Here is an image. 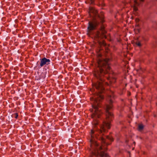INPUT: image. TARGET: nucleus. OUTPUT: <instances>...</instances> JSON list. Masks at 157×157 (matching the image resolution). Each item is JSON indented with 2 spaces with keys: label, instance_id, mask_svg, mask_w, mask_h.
I'll return each instance as SVG.
<instances>
[{
  "label": "nucleus",
  "instance_id": "obj_1",
  "mask_svg": "<svg viewBox=\"0 0 157 157\" xmlns=\"http://www.w3.org/2000/svg\"><path fill=\"white\" fill-rule=\"evenodd\" d=\"M111 96H109V104L106 105L105 106V114L106 118L103 122L100 129H98L95 133L96 129L95 127L91 130L90 140V147L92 150V155L94 157H110L107 153V149L106 147L103 148L104 146H108L110 144L107 142V140L112 142L113 138L111 136H106L105 139L104 137V133L107 132V129H109L111 127V122L113 118V101L111 98ZM94 127L98 124V123H94Z\"/></svg>",
  "mask_w": 157,
  "mask_h": 157
},
{
  "label": "nucleus",
  "instance_id": "obj_2",
  "mask_svg": "<svg viewBox=\"0 0 157 157\" xmlns=\"http://www.w3.org/2000/svg\"><path fill=\"white\" fill-rule=\"evenodd\" d=\"M110 59L106 58L105 59H99L98 61V67L94 71V75L98 81L96 82L93 83V88H95L98 90L94 98V104L92 105V107L94 109L95 115H99L100 112L98 110V107H100V102L104 98L103 96L101 93L104 92V85H109L108 82H105V79L107 78L110 84L115 83L116 81L115 78H110L107 76L108 74L110 73L111 68L109 66Z\"/></svg>",
  "mask_w": 157,
  "mask_h": 157
},
{
  "label": "nucleus",
  "instance_id": "obj_3",
  "mask_svg": "<svg viewBox=\"0 0 157 157\" xmlns=\"http://www.w3.org/2000/svg\"><path fill=\"white\" fill-rule=\"evenodd\" d=\"M89 13L91 16H93V20L89 22L87 28V35L91 34L92 31L97 30L100 23H103L104 21V13L101 12L100 14L94 8L90 7Z\"/></svg>",
  "mask_w": 157,
  "mask_h": 157
},
{
  "label": "nucleus",
  "instance_id": "obj_4",
  "mask_svg": "<svg viewBox=\"0 0 157 157\" xmlns=\"http://www.w3.org/2000/svg\"><path fill=\"white\" fill-rule=\"evenodd\" d=\"M99 29L101 32V33L99 31H97L95 34V38L98 41V44L100 46H106V44L105 41L104 40L101 41L100 40L107 38L105 35L106 31L105 30V27L103 25H101Z\"/></svg>",
  "mask_w": 157,
  "mask_h": 157
},
{
  "label": "nucleus",
  "instance_id": "obj_5",
  "mask_svg": "<svg viewBox=\"0 0 157 157\" xmlns=\"http://www.w3.org/2000/svg\"><path fill=\"white\" fill-rule=\"evenodd\" d=\"M40 63L38 67L40 68L43 67L44 65H48L50 64V60L49 59H47L44 57L42 59H40Z\"/></svg>",
  "mask_w": 157,
  "mask_h": 157
},
{
  "label": "nucleus",
  "instance_id": "obj_6",
  "mask_svg": "<svg viewBox=\"0 0 157 157\" xmlns=\"http://www.w3.org/2000/svg\"><path fill=\"white\" fill-rule=\"evenodd\" d=\"M98 2L97 4V5L100 6L101 5L102 6H105V4L104 3V0H98Z\"/></svg>",
  "mask_w": 157,
  "mask_h": 157
},
{
  "label": "nucleus",
  "instance_id": "obj_7",
  "mask_svg": "<svg viewBox=\"0 0 157 157\" xmlns=\"http://www.w3.org/2000/svg\"><path fill=\"white\" fill-rule=\"evenodd\" d=\"M94 0H87V2L90 4L94 5Z\"/></svg>",
  "mask_w": 157,
  "mask_h": 157
},
{
  "label": "nucleus",
  "instance_id": "obj_8",
  "mask_svg": "<svg viewBox=\"0 0 157 157\" xmlns=\"http://www.w3.org/2000/svg\"><path fill=\"white\" fill-rule=\"evenodd\" d=\"M144 128V126L142 124H140L138 126V130L139 131L142 130Z\"/></svg>",
  "mask_w": 157,
  "mask_h": 157
},
{
  "label": "nucleus",
  "instance_id": "obj_9",
  "mask_svg": "<svg viewBox=\"0 0 157 157\" xmlns=\"http://www.w3.org/2000/svg\"><path fill=\"white\" fill-rule=\"evenodd\" d=\"M136 44L138 47H141L142 44L140 43V42L139 41H137L136 42Z\"/></svg>",
  "mask_w": 157,
  "mask_h": 157
},
{
  "label": "nucleus",
  "instance_id": "obj_10",
  "mask_svg": "<svg viewBox=\"0 0 157 157\" xmlns=\"http://www.w3.org/2000/svg\"><path fill=\"white\" fill-rule=\"evenodd\" d=\"M13 117H14L15 118H17L18 117V114L17 113H16L13 114L12 115Z\"/></svg>",
  "mask_w": 157,
  "mask_h": 157
},
{
  "label": "nucleus",
  "instance_id": "obj_11",
  "mask_svg": "<svg viewBox=\"0 0 157 157\" xmlns=\"http://www.w3.org/2000/svg\"><path fill=\"white\" fill-rule=\"evenodd\" d=\"M133 10L135 12L136 11L138 10V9L137 7L135 6H133Z\"/></svg>",
  "mask_w": 157,
  "mask_h": 157
},
{
  "label": "nucleus",
  "instance_id": "obj_12",
  "mask_svg": "<svg viewBox=\"0 0 157 157\" xmlns=\"http://www.w3.org/2000/svg\"><path fill=\"white\" fill-rule=\"evenodd\" d=\"M139 19L138 18H136L135 19V21L136 23H138L139 21Z\"/></svg>",
  "mask_w": 157,
  "mask_h": 157
},
{
  "label": "nucleus",
  "instance_id": "obj_13",
  "mask_svg": "<svg viewBox=\"0 0 157 157\" xmlns=\"http://www.w3.org/2000/svg\"><path fill=\"white\" fill-rule=\"evenodd\" d=\"M139 25L138 24V23H136V25H135V26L136 27H139Z\"/></svg>",
  "mask_w": 157,
  "mask_h": 157
},
{
  "label": "nucleus",
  "instance_id": "obj_14",
  "mask_svg": "<svg viewBox=\"0 0 157 157\" xmlns=\"http://www.w3.org/2000/svg\"><path fill=\"white\" fill-rule=\"evenodd\" d=\"M142 38H143V40H145V41H146V40H146V39H145V38H144V37H142Z\"/></svg>",
  "mask_w": 157,
  "mask_h": 157
},
{
  "label": "nucleus",
  "instance_id": "obj_15",
  "mask_svg": "<svg viewBox=\"0 0 157 157\" xmlns=\"http://www.w3.org/2000/svg\"><path fill=\"white\" fill-rule=\"evenodd\" d=\"M140 1L141 2H143L144 0H140Z\"/></svg>",
  "mask_w": 157,
  "mask_h": 157
},
{
  "label": "nucleus",
  "instance_id": "obj_16",
  "mask_svg": "<svg viewBox=\"0 0 157 157\" xmlns=\"http://www.w3.org/2000/svg\"><path fill=\"white\" fill-rule=\"evenodd\" d=\"M39 62V61H38L37 62V63H36V65H38V62Z\"/></svg>",
  "mask_w": 157,
  "mask_h": 157
},
{
  "label": "nucleus",
  "instance_id": "obj_17",
  "mask_svg": "<svg viewBox=\"0 0 157 157\" xmlns=\"http://www.w3.org/2000/svg\"><path fill=\"white\" fill-rule=\"evenodd\" d=\"M136 87L137 88H138V86H137V85H136Z\"/></svg>",
  "mask_w": 157,
  "mask_h": 157
},
{
  "label": "nucleus",
  "instance_id": "obj_18",
  "mask_svg": "<svg viewBox=\"0 0 157 157\" xmlns=\"http://www.w3.org/2000/svg\"><path fill=\"white\" fill-rule=\"evenodd\" d=\"M134 143L135 144V142H134Z\"/></svg>",
  "mask_w": 157,
  "mask_h": 157
}]
</instances>
